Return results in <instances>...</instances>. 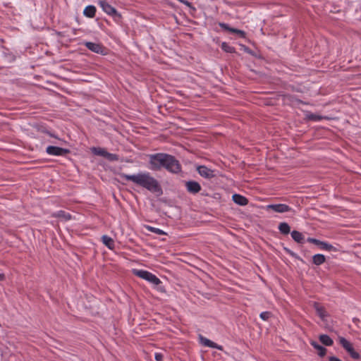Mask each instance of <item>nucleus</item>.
I'll return each mask as SVG.
<instances>
[{
    "instance_id": "0eeeda50",
    "label": "nucleus",
    "mask_w": 361,
    "mask_h": 361,
    "mask_svg": "<svg viewBox=\"0 0 361 361\" xmlns=\"http://www.w3.org/2000/svg\"><path fill=\"white\" fill-rule=\"evenodd\" d=\"M47 154L54 156H61L68 152L67 149L56 146H49L46 149Z\"/></svg>"
},
{
    "instance_id": "ddd939ff",
    "label": "nucleus",
    "mask_w": 361,
    "mask_h": 361,
    "mask_svg": "<svg viewBox=\"0 0 361 361\" xmlns=\"http://www.w3.org/2000/svg\"><path fill=\"white\" fill-rule=\"evenodd\" d=\"M232 199L235 203L240 206H245L248 202L246 197L238 194H234L232 197Z\"/></svg>"
},
{
    "instance_id": "c85d7f7f",
    "label": "nucleus",
    "mask_w": 361,
    "mask_h": 361,
    "mask_svg": "<svg viewBox=\"0 0 361 361\" xmlns=\"http://www.w3.org/2000/svg\"><path fill=\"white\" fill-rule=\"evenodd\" d=\"M310 344L314 348H317L319 344H318L316 341H311Z\"/></svg>"
},
{
    "instance_id": "72a5a7b5",
    "label": "nucleus",
    "mask_w": 361,
    "mask_h": 361,
    "mask_svg": "<svg viewBox=\"0 0 361 361\" xmlns=\"http://www.w3.org/2000/svg\"><path fill=\"white\" fill-rule=\"evenodd\" d=\"M5 278V276L4 274H0V281L4 280Z\"/></svg>"
},
{
    "instance_id": "1a4fd4ad",
    "label": "nucleus",
    "mask_w": 361,
    "mask_h": 361,
    "mask_svg": "<svg viewBox=\"0 0 361 361\" xmlns=\"http://www.w3.org/2000/svg\"><path fill=\"white\" fill-rule=\"evenodd\" d=\"M197 170L199 174L204 178H209L214 176V171L204 166H198Z\"/></svg>"
},
{
    "instance_id": "aec40b11",
    "label": "nucleus",
    "mask_w": 361,
    "mask_h": 361,
    "mask_svg": "<svg viewBox=\"0 0 361 361\" xmlns=\"http://www.w3.org/2000/svg\"><path fill=\"white\" fill-rule=\"evenodd\" d=\"M279 230L283 234H288L290 231V227L286 222H282L279 225Z\"/></svg>"
},
{
    "instance_id": "9b49d317",
    "label": "nucleus",
    "mask_w": 361,
    "mask_h": 361,
    "mask_svg": "<svg viewBox=\"0 0 361 361\" xmlns=\"http://www.w3.org/2000/svg\"><path fill=\"white\" fill-rule=\"evenodd\" d=\"M185 185H186L187 190L190 192H192V193H197L201 189L200 185L197 182H195V181H188L186 183Z\"/></svg>"
},
{
    "instance_id": "473e14b6",
    "label": "nucleus",
    "mask_w": 361,
    "mask_h": 361,
    "mask_svg": "<svg viewBox=\"0 0 361 361\" xmlns=\"http://www.w3.org/2000/svg\"><path fill=\"white\" fill-rule=\"evenodd\" d=\"M221 26L223 28L228 29V25H226V24L222 23V24H221Z\"/></svg>"
},
{
    "instance_id": "423d86ee",
    "label": "nucleus",
    "mask_w": 361,
    "mask_h": 361,
    "mask_svg": "<svg viewBox=\"0 0 361 361\" xmlns=\"http://www.w3.org/2000/svg\"><path fill=\"white\" fill-rule=\"evenodd\" d=\"M307 241L309 243H314V244L319 246L320 249H322L323 250H327V251L335 250V248L334 247V246L326 242L321 241L319 240L312 238H307Z\"/></svg>"
},
{
    "instance_id": "5701e85b",
    "label": "nucleus",
    "mask_w": 361,
    "mask_h": 361,
    "mask_svg": "<svg viewBox=\"0 0 361 361\" xmlns=\"http://www.w3.org/2000/svg\"><path fill=\"white\" fill-rule=\"evenodd\" d=\"M221 48L223 50L228 53H232L233 51V48L226 42H223L221 44Z\"/></svg>"
},
{
    "instance_id": "f257e3e1",
    "label": "nucleus",
    "mask_w": 361,
    "mask_h": 361,
    "mask_svg": "<svg viewBox=\"0 0 361 361\" xmlns=\"http://www.w3.org/2000/svg\"><path fill=\"white\" fill-rule=\"evenodd\" d=\"M149 169L157 171L162 168L170 172L178 173L180 170L178 161L171 155L159 153L149 156Z\"/></svg>"
},
{
    "instance_id": "b1692460",
    "label": "nucleus",
    "mask_w": 361,
    "mask_h": 361,
    "mask_svg": "<svg viewBox=\"0 0 361 361\" xmlns=\"http://www.w3.org/2000/svg\"><path fill=\"white\" fill-rule=\"evenodd\" d=\"M315 349L317 350V353L320 357H324L326 353V349L320 345Z\"/></svg>"
},
{
    "instance_id": "4468645a",
    "label": "nucleus",
    "mask_w": 361,
    "mask_h": 361,
    "mask_svg": "<svg viewBox=\"0 0 361 361\" xmlns=\"http://www.w3.org/2000/svg\"><path fill=\"white\" fill-rule=\"evenodd\" d=\"M314 307L318 316L321 318L322 320L325 321L327 317V313L324 307L317 303H315Z\"/></svg>"
},
{
    "instance_id": "7c9ffc66",
    "label": "nucleus",
    "mask_w": 361,
    "mask_h": 361,
    "mask_svg": "<svg viewBox=\"0 0 361 361\" xmlns=\"http://www.w3.org/2000/svg\"><path fill=\"white\" fill-rule=\"evenodd\" d=\"M311 119H313V120H315V121H317V120H319L320 119V117L319 116H312L310 117Z\"/></svg>"
},
{
    "instance_id": "6e6552de",
    "label": "nucleus",
    "mask_w": 361,
    "mask_h": 361,
    "mask_svg": "<svg viewBox=\"0 0 361 361\" xmlns=\"http://www.w3.org/2000/svg\"><path fill=\"white\" fill-rule=\"evenodd\" d=\"M85 44L88 49L94 53L102 54L104 53L103 47L99 43L87 42H85Z\"/></svg>"
},
{
    "instance_id": "f3484780",
    "label": "nucleus",
    "mask_w": 361,
    "mask_h": 361,
    "mask_svg": "<svg viewBox=\"0 0 361 361\" xmlns=\"http://www.w3.org/2000/svg\"><path fill=\"white\" fill-rule=\"evenodd\" d=\"M53 216L63 221H67L71 219V214L65 212L64 211H59L54 213Z\"/></svg>"
},
{
    "instance_id": "9d476101",
    "label": "nucleus",
    "mask_w": 361,
    "mask_h": 361,
    "mask_svg": "<svg viewBox=\"0 0 361 361\" xmlns=\"http://www.w3.org/2000/svg\"><path fill=\"white\" fill-rule=\"evenodd\" d=\"M200 341L201 344L204 346L212 348H216L220 350H223V347L221 345H219L216 344V343L212 341L211 340H209L207 338H204L202 336H200Z\"/></svg>"
},
{
    "instance_id": "f8f14e48",
    "label": "nucleus",
    "mask_w": 361,
    "mask_h": 361,
    "mask_svg": "<svg viewBox=\"0 0 361 361\" xmlns=\"http://www.w3.org/2000/svg\"><path fill=\"white\" fill-rule=\"evenodd\" d=\"M99 5L103 9V11L109 15H114L116 13V9L109 5L107 2L104 1H100Z\"/></svg>"
},
{
    "instance_id": "bb28decb",
    "label": "nucleus",
    "mask_w": 361,
    "mask_h": 361,
    "mask_svg": "<svg viewBox=\"0 0 361 361\" xmlns=\"http://www.w3.org/2000/svg\"><path fill=\"white\" fill-rule=\"evenodd\" d=\"M154 358L157 361H162L164 359V355L161 353H155Z\"/></svg>"
},
{
    "instance_id": "39448f33",
    "label": "nucleus",
    "mask_w": 361,
    "mask_h": 361,
    "mask_svg": "<svg viewBox=\"0 0 361 361\" xmlns=\"http://www.w3.org/2000/svg\"><path fill=\"white\" fill-rule=\"evenodd\" d=\"M266 211L273 210L277 213H285L292 211V209L286 204H268L264 207Z\"/></svg>"
},
{
    "instance_id": "c756f323",
    "label": "nucleus",
    "mask_w": 361,
    "mask_h": 361,
    "mask_svg": "<svg viewBox=\"0 0 361 361\" xmlns=\"http://www.w3.org/2000/svg\"><path fill=\"white\" fill-rule=\"evenodd\" d=\"M329 361H342V360H341L340 359H338L336 357L333 356V357H329Z\"/></svg>"
},
{
    "instance_id": "dca6fc26",
    "label": "nucleus",
    "mask_w": 361,
    "mask_h": 361,
    "mask_svg": "<svg viewBox=\"0 0 361 361\" xmlns=\"http://www.w3.org/2000/svg\"><path fill=\"white\" fill-rule=\"evenodd\" d=\"M291 237L293 239L299 243H303L305 240L304 235L302 233L298 231H293L291 232Z\"/></svg>"
},
{
    "instance_id": "4be33fe9",
    "label": "nucleus",
    "mask_w": 361,
    "mask_h": 361,
    "mask_svg": "<svg viewBox=\"0 0 361 361\" xmlns=\"http://www.w3.org/2000/svg\"><path fill=\"white\" fill-rule=\"evenodd\" d=\"M91 150L92 153H94V154L102 156L104 157L106 156L107 152V151H106L104 148L100 147H93L92 148Z\"/></svg>"
},
{
    "instance_id": "6ab92c4d",
    "label": "nucleus",
    "mask_w": 361,
    "mask_h": 361,
    "mask_svg": "<svg viewBox=\"0 0 361 361\" xmlns=\"http://www.w3.org/2000/svg\"><path fill=\"white\" fill-rule=\"evenodd\" d=\"M320 341L326 346H331L334 341L333 340L326 334H322L319 336Z\"/></svg>"
},
{
    "instance_id": "f03ea898",
    "label": "nucleus",
    "mask_w": 361,
    "mask_h": 361,
    "mask_svg": "<svg viewBox=\"0 0 361 361\" xmlns=\"http://www.w3.org/2000/svg\"><path fill=\"white\" fill-rule=\"evenodd\" d=\"M121 177L128 181L142 186L152 192H159L161 188L157 180L147 172H141L136 174H122Z\"/></svg>"
},
{
    "instance_id": "7ed1b4c3",
    "label": "nucleus",
    "mask_w": 361,
    "mask_h": 361,
    "mask_svg": "<svg viewBox=\"0 0 361 361\" xmlns=\"http://www.w3.org/2000/svg\"><path fill=\"white\" fill-rule=\"evenodd\" d=\"M132 271L135 276L151 283L153 285L157 286L161 283V281L159 280V279H158L154 274H153L151 272H149L146 270L135 269H133Z\"/></svg>"
},
{
    "instance_id": "cd10ccee",
    "label": "nucleus",
    "mask_w": 361,
    "mask_h": 361,
    "mask_svg": "<svg viewBox=\"0 0 361 361\" xmlns=\"http://www.w3.org/2000/svg\"><path fill=\"white\" fill-rule=\"evenodd\" d=\"M269 315H270V313L268 312H262L260 314V317L263 319V320H267L268 319V318L269 317Z\"/></svg>"
},
{
    "instance_id": "393cba45",
    "label": "nucleus",
    "mask_w": 361,
    "mask_h": 361,
    "mask_svg": "<svg viewBox=\"0 0 361 361\" xmlns=\"http://www.w3.org/2000/svg\"><path fill=\"white\" fill-rule=\"evenodd\" d=\"M147 229L154 233H157V234H159V235H161V234H164V232L158 228H154V227H152V226H148L147 227Z\"/></svg>"
},
{
    "instance_id": "412c9836",
    "label": "nucleus",
    "mask_w": 361,
    "mask_h": 361,
    "mask_svg": "<svg viewBox=\"0 0 361 361\" xmlns=\"http://www.w3.org/2000/svg\"><path fill=\"white\" fill-rule=\"evenodd\" d=\"M312 259L314 264L316 265H320L325 262V257L324 255L317 254L313 256Z\"/></svg>"
},
{
    "instance_id": "a878e982",
    "label": "nucleus",
    "mask_w": 361,
    "mask_h": 361,
    "mask_svg": "<svg viewBox=\"0 0 361 361\" xmlns=\"http://www.w3.org/2000/svg\"><path fill=\"white\" fill-rule=\"evenodd\" d=\"M104 157L106 158L108 160H110V161H114V160H117L118 159V157H117V156L116 154L109 153L108 152H106V156Z\"/></svg>"
},
{
    "instance_id": "2f4dec72",
    "label": "nucleus",
    "mask_w": 361,
    "mask_h": 361,
    "mask_svg": "<svg viewBox=\"0 0 361 361\" xmlns=\"http://www.w3.org/2000/svg\"><path fill=\"white\" fill-rule=\"evenodd\" d=\"M230 30L233 32H238V33H240V34H243V32L240 31V30H235V29H230Z\"/></svg>"
},
{
    "instance_id": "2eb2a0df",
    "label": "nucleus",
    "mask_w": 361,
    "mask_h": 361,
    "mask_svg": "<svg viewBox=\"0 0 361 361\" xmlns=\"http://www.w3.org/2000/svg\"><path fill=\"white\" fill-rule=\"evenodd\" d=\"M102 243L110 250H114L115 243L114 240L107 235H103L102 237Z\"/></svg>"
},
{
    "instance_id": "a211bd4d",
    "label": "nucleus",
    "mask_w": 361,
    "mask_h": 361,
    "mask_svg": "<svg viewBox=\"0 0 361 361\" xmlns=\"http://www.w3.org/2000/svg\"><path fill=\"white\" fill-rule=\"evenodd\" d=\"M96 8L94 6H87L85 8L83 13L85 16L92 18L94 16Z\"/></svg>"
},
{
    "instance_id": "20e7f679",
    "label": "nucleus",
    "mask_w": 361,
    "mask_h": 361,
    "mask_svg": "<svg viewBox=\"0 0 361 361\" xmlns=\"http://www.w3.org/2000/svg\"><path fill=\"white\" fill-rule=\"evenodd\" d=\"M340 344L342 345V347L350 355V356L353 359H359L360 355L358 353H357L350 342H349L348 340H346L343 337H339L338 338Z\"/></svg>"
}]
</instances>
